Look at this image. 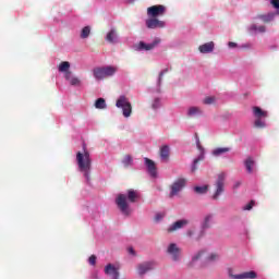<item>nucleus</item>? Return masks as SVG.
I'll use <instances>...</instances> for the list:
<instances>
[{
	"label": "nucleus",
	"instance_id": "f257e3e1",
	"mask_svg": "<svg viewBox=\"0 0 279 279\" xmlns=\"http://www.w3.org/2000/svg\"><path fill=\"white\" fill-rule=\"evenodd\" d=\"M138 199V191L129 190L124 194H119L116 197V206L124 217L132 215V207L130 204H134Z\"/></svg>",
	"mask_w": 279,
	"mask_h": 279
},
{
	"label": "nucleus",
	"instance_id": "f03ea898",
	"mask_svg": "<svg viewBox=\"0 0 279 279\" xmlns=\"http://www.w3.org/2000/svg\"><path fill=\"white\" fill-rule=\"evenodd\" d=\"M76 166L77 171L85 178V181L90 182V173H93V158H90V153L83 148L76 153Z\"/></svg>",
	"mask_w": 279,
	"mask_h": 279
},
{
	"label": "nucleus",
	"instance_id": "7ed1b4c3",
	"mask_svg": "<svg viewBox=\"0 0 279 279\" xmlns=\"http://www.w3.org/2000/svg\"><path fill=\"white\" fill-rule=\"evenodd\" d=\"M58 71L63 74L65 82H68L70 86H74V88H80L82 86V78L71 71V62L63 61L59 63Z\"/></svg>",
	"mask_w": 279,
	"mask_h": 279
},
{
	"label": "nucleus",
	"instance_id": "20e7f679",
	"mask_svg": "<svg viewBox=\"0 0 279 279\" xmlns=\"http://www.w3.org/2000/svg\"><path fill=\"white\" fill-rule=\"evenodd\" d=\"M252 112L254 118V128H257V130H265V128H267V119L269 117V111L258 106H254L252 108Z\"/></svg>",
	"mask_w": 279,
	"mask_h": 279
},
{
	"label": "nucleus",
	"instance_id": "39448f33",
	"mask_svg": "<svg viewBox=\"0 0 279 279\" xmlns=\"http://www.w3.org/2000/svg\"><path fill=\"white\" fill-rule=\"evenodd\" d=\"M116 108L122 110V117H124V119H130V117H132V102H130V99H128L125 95L118 97L116 100Z\"/></svg>",
	"mask_w": 279,
	"mask_h": 279
},
{
	"label": "nucleus",
	"instance_id": "423d86ee",
	"mask_svg": "<svg viewBox=\"0 0 279 279\" xmlns=\"http://www.w3.org/2000/svg\"><path fill=\"white\" fill-rule=\"evenodd\" d=\"M223 191H226V173L221 172L218 174L215 182V192L213 194V199H219V197L223 195Z\"/></svg>",
	"mask_w": 279,
	"mask_h": 279
},
{
	"label": "nucleus",
	"instance_id": "0eeeda50",
	"mask_svg": "<svg viewBox=\"0 0 279 279\" xmlns=\"http://www.w3.org/2000/svg\"><path fill=\"white\" fill-rule=\"evenodd\" d=\"M166 252L170 256L172 263H180L182 260V248L178 243L168 244Z\"/></svg>",
	"mask_w": 279,
	"mask_h": 279
},
{
	"label": "nucleus",
	"instance_id": "6e6552de",
	"mask_svg": "<svg viewBox=\"0 0 279 279\" xmlns=\"http://www.w3.org/2000/svg\"><path fill=\"white\" fill-rule=\"evenodd\" d=\"M161 40L160 38L156 37L150 43L140 41L134 45L135 51H154L158 45H160Z\"/></svg>",
	"mask_w": 279,
	"mask_h": 279
},
{
	"label": "nucleus",
	"instance_id": "1a4fd4ad",
	"mask_svg": "<svg viewBox=\"0 0 279 279\" xmlns=\"http://www.w3.org/2000/svg\"><path fill=\"white\" fill-rule=\"evenodd\" d=\"M167 14V8L162 4H155L147 8L148 19H159V16H165Z\"/></svg>",
	"mask_w": 279,
	"mask_h": 279
},
{
	"label": "nucleus",
	"instance_id": "9d476101",
	"mask_svg": "<svg viewBox=\"0 0 279 279\" xmlns=\"http://www.w3.org/2000/svg\"><path fill=\"white\" fill-rule=\"evenodd\" d=\"M184 186H186V179H177L170 186V197H177V195H180Z\"/></svg>",
	"mask_w": 279,
	"mask_h": 279
},
{
	"label": "nucleus",
	"instance_id": "9b49d317",
	"mask_svg": "<svg viewBox=\"0 0 279 279\" xmlns=\"http://www.w3.org/2000/svg\"><path fill=\"white\" fill-rule=\"evenodd\" d=\"M145 25L147 29H165V27H167V22L158 17H148L145 21Z\"/></svg>",
	"mask_w": 279,
	"mask_h": 279
},
{
	"label": "nucleus",
	"instance_id": "f8f14e48",
	"mask_svg": "<svg viewBox=\"0 0 279 279\" xmlns=\"http://www.w3.org/2000/svg\"><path fill=\"white\" fill-rule=\"evenodd\" d=\"M144 165L148 175L156 180V178H158V168L156 167V162L147 157H144Z\"/></svg>",
	"mask_w": 279,
	"mask_h": 279
},
{
	"label": "nucleus",
	"instance_id": "ddd939ff",
	"mask_svg": "<svg viewBox=\"0 0 279 279\" xmlns=\"http://www.w3.org/2000/svg\"><path fill=\"white\" fill-rule=\"evenodd\" d=\"M215 47H216L215 41H207L198 46V52L202 56H210L215 53Z\"/></svg>",
	"mask_w": 279,
	"mask_h": 279
},
{
	"label": "nucleus",
	"instance_id": "4468645a",
	"mask_svg": "<svg viewBox=\"0 0 279 279\" xmlns=\"http://www.w3.org/2000/svg\"><path fill=\"white\" fill-rule=\"evenodd\" d=\"M229 278H231V279H256V278H258V274L254 270H248V271H244V272L234 275L230 270Z\"/></svg>",
	"mask_w": 279,
	"mask_h": 279
},
{
	"label": "nucleus",
	"instance_id": "2eb2a0df",
	"mask_svg": "<svg viewBox=\"0 0 279 279\" xmlns=\"http://www.w3.org/2000/svg\"><path fill=\"white\" fill-rule=\"evenodd\" d=\"M105 275L110 276L111 279H119L120 272H119V266L114 264H107L105 266Z\"/></svg>",
	"mask_w": 279,
	"mask_h": 279
},
{
	"label": "nucleus",
	"instance_id": "dca6fc26",
	"mask_svg": "<svg viewBox=\"0 0 279 279\" xmlns=\"http://www.w3.org/2000/svg\"><path fill=\"white\" fill-rule=\"evenodd\" d=\"M156 263L154 262H144L137 266V274L140 276H145L148 271L155 269Z\"/></svg>",
	"mask_w": 279,
	"mask_h": 279
},
{
	"label": "nucleus",
	"instance_id": "f3484780",
	"mask_svg": "<svg viewBox=\"0 0 279 279\" xmlns=\"http://www.w3.org/2000/svg\"><path fill=\"white\" fill-rule=\"evenodd\" d=\"M214 223L215 214H206L201 221V228L202 230H209V228H213Z\"/></svg>",
	"mask_w": 279,
	"mask_h": 279
},
{
	"label": "nucleus",
	"instance_id": "a211bd4d",
	"mask_svg": "<svg viewBox=\"0 0 279 279\" xmlns=\"http://www.w3.org/2000/svg\"><path fill=\"white\" fill-rule=\"evenodd\" d=\"M276 16H278V13L276 12H268V13H263L257 15L255 19H257L258 21H262V23H274V21H276Z\"/></svg>",
	"mask_w": 279,
	"mask_h": 279
},
{
	"label": "nucleus",
	"instance_id": "6ab92c4d",
	"mask_svg": "<svg viewBox=\"0 0 279 279\" xmlns=\"http://www.w3.org/2000/svg\"><path fill=\"white\" fill-rule=\"evenodd\" d=\"M105 40L109 43V45H117L119 43V33L117 32V28H110L106 34Z\"/></svg>",
	"mask_w": 279,
	"mask_h": 279
},
{
	"label": "nucleus",
	"instance_id": "aec40b11",
	"mask_svg": "<svg viewBox=\"0 0 279 279\" xmlns=\"http://www.w3.org/2000/svg\"><path fill=\"white\" fill-rule=\"evenodd\" d=\"M167 73H169L168 69H163L160 73L159 76L157 78V86L155 89H151L150 93H153V95H160V93H162V77H165V75H167Z\"/></svg>",
	"mask_w": 279,
	"mask_h": 279
},
{
	"label": "nucleus",
	"instance_id": "412c9836",
	"mask_svg": "<svg viewBox=\"0 0 279 279\" xmlns=\"http://www.w3.org/2000/svg\"><path fill=\"white\" fill-rule=\"evenodd\" d=\"M189 219L177 220L175 222L168 227V232H175L178 230H182V228H186Z\"/></svg>",
	"mask_w": 279,
	"mask_h": 279
},
{
	"label": "nucleus",
	"instance_id": "4be33fe9",
	"mask_svg": "<svg viewBox=\"0 0 279 279\" xmlns=\"http://www.w3.org/2000/svg\"><path fill=\"white\" fill-rule=\"evenodd\" d=\"M170 156H171V147H169V145H162L159 148V158L161 162H169Z\"/></svg>",
	"mask_w": 279,
	"mask_h": 279
},
{
	"label": "nucleus",
	"instance_id": "5701e85b",
	"mask_svg": "<svg viewBox=\"0 0 279 279\" xmlns=\"http://www.w3.org/2000/svg\"><path fill=\"white\" fill-rule=\"evenodd\" d=\"M202 114H204V110H202L201 107L197 106H191L186 110V117H189L190 119L202 117Z\"/></svg>",
	"mask_w": 279,
	"mask_h": 279
},
{
	"label": "nucleus",
	"instance_id": "b1692460",
	"mask_svg": "<svg viewBox=\"0 0 279 279\" xmlns=\"http://www.w3.org/2000/svg\"><path fill=\"white\" fill-rule=\"evenodd\" d=\"M196 145L199 149V155L196 159H194L192 165V171H195L197 169V163L204 159V147L199 144V137H196Z\"/></svg>",
	"mask_w": 279,
	"mask_h": 279
},
{
	"label": "nucleus",
	"instance_id": "393cba45",
	"mask_svg": "<svg viewBox=\"0 0 279 279\" xmlns=\"http://www.w3.org/2000/svg\"><path fill=\"white\" fill-rule=\"evenodd\" d=\"M229 151H232V148L230 147H217L211 150V156L214 158H221L222 156H226Z\"/></svg>",
	"mask_w": 279,
	"mask_h": 279
},
{
	"label": "nucleus",
	"instance_id": "a878e982",
	"mask_svg": "<svg viewBox=\"0 0 279 279\" xmlns=\"http://www.w3.org/2000/svg\"><path fill=\"white\" fill-rule=\"evenodd\" d=\"M150 108L154 112H158L160 108H162V97L161 96H154L150 100Z\"/></svg>",
	"mask_w": 279,
	"mask_h": 279
},
{
	"label": "nucleus",
	"instance_id": "bb28decb",
	"mask_svg": "<svg viewBox=\"0 0 279 279\" xmlns=\"http://www.w3.org/2000/svg\"><path fill=\"white\" fill-rule=\"evenodd\" d=\"M247 32L251 34H265V32H267V27L265 25L251 24L247 27Z\"/></svg>",
	"mask_w": 279,
	"mask_h": 279
},
{
	"label": "nucleus",
	"instance_id": "cd10ccee",
	"mask_svg": "<svg viewBox=\"0 0 279 279\" xmlns=\"http://www.w3.org/2000/svg\"><path fill=\"white\" fill-rule=\"evenodd\" d=\"M244 167L248 173H254V169H256V160L254 157H247L244 160Z\"/></svg>",
	"mask_w": 279,
	"mask_h": 279
},
{
	"label": "nucleus",
	"instance_id": "c85d7f7f",
	"mask_svg": "<svg viewBox=\"0 0 279 279\" xmlns=\"http://www.w3.org/2000/svg\"><path fill=\"white\" fill-rule=\"evenodd\" d=\"M93 73H94L95 80H98V81L106 80V77H107L106 70L104 66L94 69Z\"/></svg>",
	"mask_w": 279,
	"mask_h": 279
},
{
	"label": "nucleus",
	"instance_id": "c756f323",
	"mask_svg": "<svg viewBox=\"0 0 279 279\" xmlns=\"http://www.w3.org/2000/svg\"><path fill=\"white\" fill-rule=\"evenodd\" d=\"M105 69V75L106 77H112L117 74V71H119V68L117 65H106Z\"/></svg>",
	"mask_w": 279,
	"mask_h": 279
},
{
	"label": "nucleus",
	"instance_id": "7c9ffc66",
	"mask_svg": "<svg viewBox=\"0 0 279 279\" xmlns=\"http://www.w3.org/2000/svg\"><path fill=\"white\" fill-rule=\"evenodd\" d=\"M205 254H206V251H204V250L198 251L196 254H194L190 262V267H193V265H195L197 263V260H199L201 258H204Z\"/></svg>",
	"mask_w": 279,
	"mask_h": 279
},
{
	"label": "nucleus",
	"instance_id": "2f4dec72",
	"mask_svg": "<svg viewBox=\"0 0 279 279\" xmlns=\"http://www.w3.org/2000/svg\"><path fill=\"white\" fill-rule=\"evenodd\" d=\"M94 106H95L96 110H106V108H108V104H106V99H104V98H98L95 101Z\"/></svg>",
	"mask_w": 279,
	"mask_h": 279
},
{
	"label": "nucleus",
	"instance_id": "473e14b6",
	"mask_svg": "<svg viewBox=\"0 0 279 279\" xmlns=\"http://www.w3.org/2000/svg\"><path fill=\"white\" fill-rule=\"evenodd\" d=\"M220 256L218 253H209L206 257V263H217Z\"/></svg>",
	"mask_w": 279,
	"mask_h": 279
},
{
	"label": "nucleus",
	"instance_id": "72a5a7b5",
	"mask_svg": "<svg viewBox=\"0 0 279 279\" xmlns=\"http://www.w3.org/2000/svg\"><path fill=\"white\" fill-rule=\"evenodd\" d=\"M194 191L195 193H198V195H204L205 193H208V185L195 186Z\"/></svg>",
	"mask_w": 279,
	"mask_h": 279
},
{
	"label": "nucleus",
	"instance_id": "f704fd0d",
	"mask_svg": "<svg viewBox=\"0 0 279 279\" xmlns=\"http://www.w3.org/2000/svg\"><path fill=\"white\" fill-rule=\"evenodd\" d=\"M90 36V26H85L81 31V38L86 39Z\"/></svg>",
	"mask_w": 279,
	"mask_h": 279
},
{
	"label": "nucleus",
	"instance_id": "c9c22d12",
	"mask_svg": "<svg viewBox=\"0 0 279 279\" xmlns=\"http://www.w3.org/2000/svg\"><path fill=\"white\" fill-rule=\"evenodd\" d=\"M132 162L133 159L130 155L124 156V158L122 159V165H124L125 167H131Z\"/></svg>",
	"mask_w": 279,
	"mask_h": 279
},
{
	"label": "nucleus",
	"instance_id": "e433bc0d",
	"mask_svg": "<svg viewBox=\"0 0 279 279\" xmlns=\"http://www.w3.org/2000/svg\"><path fill=\"white\" fill-rule=\"evenodd\" d=\"M186 236H189L190 239H195L196 241H198V239H199V236H195V229L187 230Z\"/></svg>",
	"mask_w": 279,
	"mask_h": 279
},
{
	"label": "nucleus",
	"instance_id": "4c0bfd02",
	"mask_svg": "<svg viewBox=\"0 0 279 279\" xmlns=\"http://www.w3.org/2000/svg\"><path fill=\"white\" fill-rule=\"evenodd\" d=\"M270 4L272 5V8H275V13L279 16V0H270Z\"/></svg>",
	"mask_w": 279,
	"mask_h": 279
},
{
	"label": "nucleus",
	"instance_id": "58836bf2",
	"mask_svg": "<svg viewBox=\"0 0 279 279\" xmlns=\"http://www.w3.org/2000/svg\"><path fill=\"white\" fill-rule=\"evenodd\" d=\"M204 104H206V106H210V105L215 104V97H213V96L206 97L204 99Z\"/></svg>",
	"mask_w": 279,
	"mask_h": 279
},
{
	"label": "nucleus",
	"instance_id": "ea45409f",
	"mask_svg": "<svg viewBox=\"0 0 279 279\" xmlns=\"http://www.w3.org/2000/svg\"><path fill=\"white\" fill-rule=\"evenodd\" d=\"M254 208V201H251L242 207V210H252Z\"/></svg>",
	"mask_w": 279,
	"mask_h": 279
},
{
	"label": "nucleus",
	"instance_id": "a19ab883",
	"mask_svg": "<svg viewBox=\"0 0 279 279\" xmlns=\"http://www.w3.org/2000/svg\"><path fill=\"white\" fill-rule=\"evenodd\" d=\"M88 264L92 265V267H95V265H97V256L92 255V256L88 258Z\"/></svg>",
	"mask_w": 279,
	"mask_h": 279
},
{
	"label": "nucleus",
	"instance_id": "79ce46f5",
	"mask_svg": "<svg viewBox=\"0 0 279 279\" xmlns=\"http://www.w3.org/2000/svg\"><path fill=\"white\" fill-rule=\"evenodd\" d=\"M228 47H229V49H236V47H239V44H236L234 41H229Z\"/></svg>",
	"mask_w": 279,
	"mask_h": 279
},
{
	"label": "nucleus",
	"instance_id": "37998d69",
	"mask_svg": "<svg viewBox=\"0 0 279 279\" xmlns=\"http://www.w3.org/2000/svg\"><path fill=\"white\" fill-rule=\"evenodd\" d=\"M162 219H165V214H156V216H155V220H157V221H162Z\"/></svg>",
	"mask_w": 279,
	"mask_h": 279
},
{
	"label": "nucleus",
	"instance_id": "c03bdc74",
	"mask_svg": "<svg viewBox=\"0 0 279 279\" xmlns=\"http://www.w3.org/2000/svg\"><path fill=\"white\" fill-rule=\"evenodd\" d=\"M128 253L131 255V256H136V251H134V247H129L128 248Z\"/></svg>",
	"mask_w": 279,
	"mask_h": 279
},
{
	"label": "nucleus",
	"instance_id": "a18cd8bd",
	"mask_svg": "<svg viewBox=\"0 0 279 279\" xmlns=\"http://www.w3.org/2000/svg\"><path fill=\"white\" fill-rule=\"evenodd\" d=\"M242 49H252V44L242 45Z\"/></svg>",
	"mask_w": 279,
	"mask_h": 279
},
{
	"label": "nucleus",
	"instance_id": "49530a36",
	"mask_svg": "<svg viewBox=\"0 0 279 279\" xmlns=\"http://www.w3.org/2000/svg\"><path fill=\"white\" fill-rule=\"evenodd\" d=\"M241 186V181H235L233 184V189H239Z\"/></svg>",
	"mask_w": 279,
	"mask_h": 279
},
{
	"label": "nucleus",
	"instance_id": "de8ad7c7",
	"mask_svg": "<svg viewBox=\"0 0 279 279\" xmlns=\"http://www.w3.org/2000/svg\"><path fill=\"white\" fill-rule=\"evenodd\" d=\"M270 49H278V47H276V46H271V47H270Z\"/></svg>",
	"mask_w": 279,
	"mask_h": 279
}]
</instances>
